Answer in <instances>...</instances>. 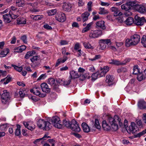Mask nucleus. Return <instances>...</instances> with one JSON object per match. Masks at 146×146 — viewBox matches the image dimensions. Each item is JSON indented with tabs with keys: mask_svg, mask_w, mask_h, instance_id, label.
<instances>
[{
	"mask_svg": "<svg viewBox=\"0 0 146 146\" xmlns=\"http://www.w3.org/2000/svg\"><path fill=\"white\" fill-rule=\"evenodd\" d=\"M140 36L138 34H134L131 36L130 39H127L125 41L126 45L129 46L137 44L140 40Z\"/></svg>",
	"mask_w": 146,
	"mask_h": 146,
	"instance_id": "obj_1",
	"label": "nucleus"
},
{
	"mask_svg": "<svg viewBox=\"0 0 146 146\" xmlns=\"http://www.w3.org/2000/svg\"><path fill=\"white\" fill-rule=\"evenodd\" d=\"M51 121L54 126L58 129H60L62 127L60 118L57 116L52 117Z\"/></svg>",
	"mask_w": 146,
	"mask_h": 146,
	"instance_id": "obj_2",
	"label": "nucleus"
},
{
	"mask_svg": "<svg viewBox=\"0 0 146 146\" xmlns=\"http://www.w3.org/2000/svg\"><path fill=\"white\" fill-rule=\"evenodd\" d=\"M2 102L4 104L9 102L10 100V97L9 93L6 90H4L3 93L1 95Z\"/></svg>",
	"mask_w": 146,
	"mask_h": 146,
	"instance_id": "obj_3",
	"label": "nucleus"
},
{
	"mask_svg": "<svg viewBox=\"0 0 146 146\" xmlns=\"http://www.w3.org/2000/svg\"><path fill=\"white\" fill-rule=\"evenodd\" d=\"M102 33V31L101 30H92L90 33L89 36L91 38H97L101 35Z\"/></svg>",
	"mask_w": 146,
	"mask_h": 146,
	"instance_id": "obj_4",
	"label": "nucleus"
},
{
	"mask_svg": "<svg viewBox=\"0 0 146 146\" xmlns=\"http://www.w3.org/2000/svg\"><path fill=\"white\" fill-rule=\"evenodd\" d=\"M135 5V3L134 2H130L128 3L123 4L121 5V8L127 11L131 9V7Z\"/></svg>",
	"mask_w": 146,
	"mask_h": 146,
	"instance_id": "obj_5",
	"label": "nucleus"
},
{
	"mask_svg": "<svg viewBox=\"0 0 146 146\" xmlns=\"http://www.w3.org/2000/svg\"><path fill=\"white\" fill-rule=\"evenodd\" d=\"M71 126L70 129L76 132H79L81 130L78 124L77 123L76 121L74 119L72 121Z\"/></svg>",
	"mask_w": 146,
	"mask_h": 146,
	"instance_id": "obj_6",
	"label": "nucleus"
},
{
	"mask_svg": "<svg viewBox=\"0 0 146 146\" xmlns=\"http://www.w3.org/2000/svg\"><path fill=\"white\" fill-rule=\"evenodd\" d=\"M135 23L137 25L142 26L145 22V19L144 17H140L136 15L135 17Z\"/></svg>",
	"mask_w": 146,
	"mask_h": 146,
	"instance_id": "obj_7",
	"label": "nucleus"
},
{
	"mask_svg": "<svg viewBox=\"0 0 146 146\" xmlns=\"http://www.w3.org/2000/svg\"><path fill=\"white\" fill-rule=\"evenodd\" d=\"M111 42L110 39H102L99 40L100 48L101 50H104L106 47V45Z\"/></svg>",
	"mask_w": 146,
	"mask_h": 146,
	"instance_id": "obj_8",
	"label": "nucleus"
},
{
	"mask_svg": "<svg viewBox=\"0 0 146 146\" xmlns=\"http://www.w3.org/2000/svg\"><path fill=\"white\" fill-rule=\"evenodd\" d=\"M55 18L57 21L61 22H64L66 19L65 14L62 13L60 12L57 13L55 16Z\"/></svg>",
	"mask_w": 146,
	"mask_h": 146,
	"instance_id": "obj_9",
	"label": "nucleus"
},
{
	"mask_svg": "<svg viewBox=\"0 0 146 146\" xmlns=\"http://www.w3.org/2000/svg\"><path fill=\"white\" fill-rule=\"evenodd\" d=\"M40 88L35 87L33 88L32 89L30 90V92L32 93H33L34 94L37 96H38L40 97H44L45 96L44 94H41L39 91Z\"/></svg>",
	"mask_w": 146,
	"mask_h": 146,
	"instance_id": "obj_10",
	"label": "nucleus"
},
{
	"mask_svg": "<svg viewBox=\"0 0 146 146\" xmlns=\"http://www.w3.org/2000/svg\"><path fill=\"white\" fill-rule=\"evenodd\" d=\"M118 20L121 23L124 21L125 24L127 25H131L134 22L133 18L131 17H129L127 18L125 21H124V19L123 18H122L121 19H118Z\"/></svg>",
	"mask_w": 146,
	"mask_h": 146,
	"instance_id": "obj_11",
	"label": "nucleus"
},
{
	"mask_svg": "<svg viewBox=\"0 0 146 146\" xmlns=\"http://www.w3.org/2000/svg\"><path fill=\"white\" fill-rule=\"evenodd\" d=\"M109 123L111 125V127L114 131H116L118 129V125L116 123L114 122V118L109 117L108 119Z\"/></svg>",
	"mask_w": 146,
	"mask_h": 146,
	"instance_id": "obj_12",
	"label": "nucleus"
},
{
	"mask_svg": "<svg viewBox=\"0 0 146 146\" xmlns=\"http://www.w3.org/2000/svg\"><path fill=\"white\" fill-rule=\"evenodd\" d=\"M23 124L25 127L31 131H33L35 128V125L32 122L29 121L27 122H24Z\"/></svg>",
	"mask_w": 146,
	"mask_h": 146,
	"instance_id": "obj_13",
	"label": "nucleus"
},
{
	"mask_svg": "<svg viewBox=\"0 0 146 146\" xmlns=\"http://www.w3.org/2000/svg\"><path fill=\"white\" fill-rule=\"evenodd\" d=\"M42 91L46 93H49L50 92V88L46 83H43L40 85Z\"/></svg>",
	"mask_w": 146,
	"mask_h": 146,
	"instance_id": "obj_14",
	"label": "nucleus"
},
{
	"mask_svg": "<svg viewBox=\"0 0 146 146\" xmlns=\"http://www.w3.org/2000/svg\"><path fill=\"white\" fill-rule=\"evenodd\" d=\"M129 130L133 133H135L139 130V128L136 125L135 123L132 122L131 125L129 126Z\"/></svg>",
	"mask_w": 146,
	"mask_h": 146,
	"instance_id": "obj_15",
	"label": "nucleus"
},
{
	"mask_svg": "<svg viewBox=\"0 0 146 146\" xmlns=\"http://www.w3.org/2000/svg\"><path fill=\"white\" fill-rule=\"evenodd\" d=\"M96 27L97 28L101 29L103 30H104L106 28L105 22L103 21H100L96 22Z\"/></svg>",
	"mask_w": 146,
	"mask_h": 146,
	"instance_id": "obj_16",
	"label": "nucleus"
},
{
	"mask_svg": "<svg viewBox=\"0 0 146 146\" xmlns=\"http://www.w3.org/2000/svg\"><path fill=\"white\" fill-rule=\"evenodd\" d=\"M137 105L140 109H146V102L143 100H139L138 102Z\"/></svg>",
	"mask_w": 146,
	"mask_h": 146,
	"instance_id": "obj_17",
	"label": "nucleus"
},
{
	"mask_svg": "<svg viewBox=\"0 0 146 146\" xmlns=\"http://www.w3.org/2000/svg\"><path fill=\"white\" fill-rule=\"evenodd\" d=\"M71 81V79H70L69 78L68 80H65L63 79L61 80L59 79L57 80V82L61 84H62L64 86H66L69 85L70 84Z\"/></svg>",
	"mask_w": 146,
	"mask_h": 146,
	"instance_id": "obj_18",
	"label": "nucleus"
},
{
	"mask_svg": "<svg viewBox=\"0 0 146 146\" xmlns=\"http://www.w3.org/2000/svg\"><path fill=\"white\" fill-rule=\"evenodd\" d=\"M111 10L112 12H114L113 15L114 16H121L122 15V13L115 7H112Z\"/></svg>",
	"mask_w": 146,
	"mask_h": 146,
	"instance_id": "obj_19",
	"label": "nucleus"
},
{
	"mask_svg": "<svg viewBox=\"0 0 146 146\" xmlns=\"http://www.w3.org/2000/svg\"><path fill=\"white\" fill-rule=\"evenodd\" d=\"M135 9L136 10L141 13H143L146 12V9L145 7L142 5H135Z\"/></svg>",
	"mask_w": 146,
	"mask_h": 146,
	"instance_id": "obj_20",
	"label": "nucleus"
},
{
	"mask_svg": "<svg viewBox=\"0 0 146 146\" xmlns=\"http://www.w3.org/2000/svg\"><path fill=\"white\" fill-rule=\"evenodd\" d=\"M69 73L70 75L69 78L71 80L78 78L79 76L78 73L74 70L70 71Z\"/></svg>",
	"mask_w": 146,
	"mask_h": 146,
	"instance_id": "obj_21",
	"label": "nucleus"
},
{
	"mask_svg": "<svg viewBox=\"0 0 146 146\" xmlns=\"http://www.w3.org/2000/svg\"><path fill=\"white\" fill-rule=\"evenodd\" d=\"M63 9L66 11H70L72 8V5L69 3H64L62 7Z\"/></svg>",
	"mask_w": 146,
	"mask_h": 146,
	"instance_id": "obj_22",
	"label": "nucleus"
},
{
	"mask_svg": "<svg viewBox=\"0 0 146 146\" xmlns=\"http://www.w3.org/2000/svg\"><path fill=\"white\" fill-rule=\"evenodd\" d=\"M93 24V22H91L87 24L86 27L82 29V33H85L90 30L92 28Z\"/></svg>",
	"mask_w": 146,
	"mask_h": 146,
	"instance_id": "obj_23",
	"label": "nucleus"
},
{
	"mask_svg": "<svg viewBox=\"0 0 146 146\" xmlns=\"http://www.w3.org/2000/svg\"><path fill=\"white\" fill-rule=\"evenodd\" d=\"M114 78L112 76L110 75H107L106 76V82L108 83L109 86H110L113 84V81Z\"/></svg>",
	"mask_w": 146,
	"mask_h": 146,
	"instance_id": "obj_24",
	"label": "nucleus"
},
{
	"mask_svg": "<svg viewBox=\"0 0 146 146\" xmlns=\"http://www.w3.org/2000/svg\"><path fill=\"white\" fill-rule=\"evenodd\" d=\"M51 127V124L49 122L45 121L42 129L43 130L48 131L49 130Z\"/></svg>",
	"mask_w": 146,
	"mask_h": 146,
	"instance_id": "obj_25",
	"label": "nucleus"
},
{
	"mask_svg": "<svg viewBox=\"0 0 146 146\" xmlns=\"http://www.w3.org/2000/svg\"><path fill=\"white\" fill-rule=\"evenodd\" d=\"M82 126L83 131L86 133H88L90 130V127L88 125L85 123H83L82 124Z\"/></svg>",
	"mask_w": 146,
	"mask_h": 146,
	"instance_id": "obj_26",
	"label": "nucleus"
},
{
	"mask_svg": "<svg viewBox=\"0 0 146 146\" xmlns=\"http://www.w3.org/2000/svg\"><path fill=\"white\" fill-rule=\"evenodd\" d=\"M90 15V13L88 12H86L81 15V17L83 22L87 21L88 19V17Z\"/></svg>",
	"mask_w": 146,
	"mask_h": 146,
	"instance_id": "obj_27",
	"label": "nucleus"
},
{
	"mask_svg": "<svg viewBox=\"0 0 146 146\" xmlns=\"http://www.w3.org/2000/svg\"><path fill=\"white\" fill-rule=\"evenodd\" d=\"M36 53L35 51L34 50L28 52L25 54V58L26 59H28L31 56H33L35 55Z\"/></svg>",
	"mask_w": 146,
	"mask_h": 146,
	"instance_id": "obj_28",
	"label": "nucleus"
},
{
	"mask_svg": "<svg viewBox=\"0 0 146 146\" xmlns=\"http://www.w3.org/2000/svg\"><path fill=\"white\" fill-rule=\"evenodd\" d=\"M67 59V56H64L63 58H60L58 59L56 64L55 66H57L60 65L61 63L64 62Z\"/></svg>",
	"mask_w": 146,
	"mask_h": 146,
	"instance_id": "obj_29",
	"label": "nucleus"
},
{
	"mask_svg": "<svg viewBox=\"0 0 146 146\" xmlns=\"http://www.w3.org/2000/svg\"><path fill=\"white\" fill-rule=\"evenodd\" d=\"M102 126L104 129L105 130H108L111 129L110 126L107 123L106 121H103L102 122Z\"/></svg>",
	"mask_w": 146,
	"mask_h": 146,
	"instance_id": "obj_30",
	"label": "nucleus"
},
{
	"mask_svg": "<svg viewBox=\"0 0 146 146\" xmlns=\"http://www.w3.org/2000/svg\"><path fill=\"white\" fill-rule=\"evenodd\" d=\"M11 79V78L10 77V75H8L5 78L2 79L0 82H4L3 84H6L10 81Z\"/></svg>",
	"mask_w": 146,
	"mask_h": 146,
	"instance_id": "obj_31",
	"label": "nucleus"
},
{
	"mask_svg": "<svg viewBox=\"0 0 146 146\" xmlns=\"http://www.w3.org/2000/svg\"><path fill=\"white\" fill-rule=\"evenodd\" d=\"M11 18L10 14H6L3 15L4 21L5 22L9 23L11 21L10 18Z\"/></svg>",
	"mask_w": 146,
	"mask_h": 146,
	"instance_id": "obj_32",
	"label": "nucleus"
},
{
	"mask_svg": "<svg viewBox=\"0 0 146 146\" xmlns=\"http://www.w3.org/2000/svg\"><path fill=\"white\" fill-rule=\"evenodd\" d=\"M50 137L49 136L46 134H45L42 137L37 139L35 140L34 142V143L36 144L37 143L40 142V141H42L46 140L47 139Z\"/></svg>",
	"mask_w": 146,
	"mask_h": 146,
	"instance_id": "obj_33",
	"label": "nucleus"
},
{
	"mask_svg": "<svg viewBox=\"0 0 146 146\" xmlns=\"http://www.w3.org/2000/svg\"><path fill=\"white\" fill-rule=\"evenodd\" d=\"M17 23L18 24H25L26 23V19L23 17H19L17 19Z\"/></svg>",
	"mask_w": 146,
	"mask_h": 146,
	"instance_id": "obj_34",
	"label": "nucleus"
},
{
	"mask_svg": "<svg viewBox=\"0 0 146 146\" xmlns=\"http://www.w3.org/2000/svg\"><path fill=\"white\" fill-rule=\"evenodd\" d=\"M45 121L43 119H40L37 122V126L39 128H42L45 123Z\"/></svg>",
	"mask_w": 146,
	"mask_h": 146,
	"instance_id": "obj_35",
	"label": "nucleus"
},
{
	"mask_svg": "<svg viewBox=\"0 0 146 146\" xmlns=\"http://www.w3.org/2000/svg\"><path fill=\"white\" fill-rule=\"evenodd\" d=\"M9 51V49L6 48L4 49L1 51L0 54V57H5L8 53Z\"/></svg>",
	"mask_w": 146,
	"mask_h": 146,
	"instance_id": "obj_36",
	"label": "nucleus"
},
{
	"mask_svg": "<svg viewBox=\"0 0 146 146\" xmlns=\"http://www.w3.org/2000/svg\"><path fill=\"white\" fill-rule=\"evenodd\" d=\"M40 59V56L37 55L33 56V57L30 58V60L34 64L36 62V61L39 60Z\"/></svg>",
	"mask_w": 146,
	"mask_h": 146,
	"instance_id": "obj_37",
	"label": "nucleus"
},
{
	"mask_svg": "<svg viewBox=\"0 0 146 146\" xmlns=\"http://www.w3.org/2000/svg\"><path fill=\"white\" fill-rule=\"evenodd\" d=\"M109 63L110 64H113L117 65H121L122 64L121 62L120 61L116 60H111L109 62Z\"/></svg>",
	"mask_w": 146,
	"mask_h": 146,
	"instance_id": "obj_38",
	"label": "nucleus"
},
{
	"mask_svg": "<svg viewBox=\"0 0 146 146\" xmlns=\"http://www.w3.org/2000/svg\"><path fill=\"white\" fill-rule=\"evenodd\" d=\"M114 122L116 123L117 124V123H119L120 126L122 124V123L120 122L121 119L119 118V116L117 115H115L114 117Z\"/></svg>",
	"mask_w": 146,
	"mask_h": 146,
	"instance_id": "obj_39",
	"label": "nucleus"
},
{
	"mask_svg": "<svg viewBox=\"0 0 146 146\" xmlns=\"http://www.w3.org/2000/svg\"><path fill=\"white\" fill-rule=\"evenodd\" d=\"M133 70V74L135 75L138 74L140 73L139 70L138 68V66L137 65L134 66Z\"/></svg>",
	"mask_w": 146,
	"mask_h": 146,
	"instance_id": "obj_40",
	"label": "nucleus"
},
{
	"mask_svg": "<svg viewBox=\"0 0 146 146\" xmlns=\"http://www.w3.org/2000/svg\"><path fill=\"white\" fill-rule=\"evenodd\" d=\"M83 44L85 48L86 49H93L94 48V47L88 42H83Z\"/></svg>",
	"mask_w": 146,
	"mask_h": 146,
	"instance_id": "obj_41",
	"label": "nucleus"
},
{
	"mask_svg": "<svg viewBox=\"0 0 146 146\" xmlns=\"http://www.w3.org/2000/svg\"><path fill=\"white\" fill-rule=\"evenodd\" d=\"M63 125L66 127L70 129L71 124H70V122L68 121L64 120L63 121Z\"/></svg>",
	"mask_w": 146,
	"mask_h": 146,
	"instance_id": "obj_42",
	"label": "nucleus"
},
{
	"mask_svg": "<svg viewBox=\"0 0 146 146\" xmlns=\"http://www.w3.org/2000/svg\"><path fill=\"white\" fill-rule=\"evenodd\" d=\"M102 56L100 54L96 55L93 58H89V60L91 61H94L100 59L101 58Z\"/></svg>",
	"mask_w": 146,
	"mask_h": 146,
	"instance_id": "obj_43",
	"label": "nucleus"
},
{
	"mask_svg": "<svg viewBox=\"0 0 146 146\" xmlns=\"http://www.w3.org/2000/svg\"><path fill=\"white\" fill-rule=\"evenodd\" d=\"M127 70L126 68L122 67L117 70L118 73H125L127 72Z\"/></svg>",
	"mask_w": 146,
	"mask_h": 146,
	"instance_id": "obj_44",
	"label": "nucleus"
},
{
	"mask_svg": "<svg viewBox=\"0 0 146 146\" xmlns=\"http://www.w3.org/2000/svg\"><path fill=\"white\" fill-rule=\"evenodd\" d=\"M17 128L16 129L15 134L17 136H19L21 134V126L19 125H17Z\"/></svg>",
	"mask_w": 146,
	"mask_h": 146,
	"instance_id": "obj_45",
	"label": "nucleus"
},
{
	"mask_svg": "<svg viewBox=\"0 0 146 146\" xmlns=\"http://www.w3.org/2000/svg\"><path fill=\"white\" fill-rule=\"evenodd\" d=\"M32 16L33 19L35 20H40L43 17V15H33Z\"/></svg>",
	"mask_w": 146,
	"mask_h": 146,
	"instance_id": "obj_46",
	"label": "nucleus"
},
{
	"mask_svg": "<svg viewBox=\"0 0 146 146\" xmlns=\"http://www.w3.org/2000/svg\"><path fill=\"white\" fill-rule=\"evenodd\" d=\"M99 10V13L101 15L104 14L108 13V11L105 10L104 8H100Z\"/></svg>",
	"mask_w": 146,
	"mask_h": 146,
	"instance_id": "obj_47",
	"label": "nucleus"
},
{
	"mask_svg": "<svg viewBox=\"0 0 146 146\" xmlns=\"http://www.w3.org/2000/svg\"><path fill=\"white\" fill-rule=\"evenodd\" d=\"M98 74V77L99 78L102 77L104 76L105 74H106L105 72L104 71L102 70H100L98 71L97 72Z\"/></svg>",
	"mask_w": 146,
	"mask_h": 146,
	"instance_id": "obj_48",
	"label": "nucleus"
},
{
	"mask_svg": "<svg viewBox=\"0 0 146 146\" xmlns=\"http://www.w3.org/2000/svg\"><path fill=\"white\" fill-rule=\"evenodd\" d=\"M141 43L144 47H146V36H143L141 39Z\"/></svg>",
	"mask_w": 146,
	"mask_h": 146,
	"instance_id": "obj_49",
	"label": "nucleus"
},
{
	"mask_svg": "<svg viewBox=\"0 0 146 146\" xmlns=\"http://www.w3.org/2000/svg\"><path fill=\"white\" fill-rule=\"evenodd\" d=\"M43 32H39L36 36V39L38 40H41L42 39L43 36L41 34H43Z\"/></svg>",
	"mask_w": 146,
	"mask_h": 146,
	"instance_id": "obj_50",
	"label": "nucleus"
},
{
	"mask_svg": "<svg viewBox=\"0 0 146 146\" xmlns=\"http://www.w3.org/2000/svg\"><path fill=\"white\" fill-rule=\"evenodd\" d=\"M56 12L57 10L55 9L49 10L48 12V13L49 15L52 16L55 15Z\"/></svg>",
	"mask_w": 146,
	"mask_h": 146,
	"instance_id": "obj_51",
	"label": "nucleus"
},
{
	"mask_svg": "<svg viewBox=\"0 0 146 146\" xmlns=\"http://www.w3.org/2000/svg\"><path fill=\"white\" fill-rule=\"evenodd\" d=\"M96 128L98 129H100L101 128V126L100 125L99 121L98 119H96L95 120V124L94 125Z\"/></svg>",
	"mask_w": 146,
	"mask_h": 146,
	"instance_id": "obj_52",
	"label": "nucleus"
},
{
	"mask_svg": "<svg viewBox=\"0 0 146 146\" xmlns=\"http://www.w3.org/2000/svg\"><path fill=\"white\" fill-rule=\"evenodd\" d=\"M48 83L50 85L52 86L54 84L55 80L53 78H49L48 80Z\"/></svg>",
	"mask_w": 146,
	"mask_h": 146,
	"instance_id": "obj_53",
	"label": "nucleus"
},
{
	"mask_svg": "<svg viewBox=\"0 0 146 146\" xmlns=\"http://www.w3.org/2000/svg\"><path fill=\"white\" fill-rule=\"evenodd\" d=\"M9 13L10 14L11 18L12 19H15L18 16L15 14V12L9 11Z\"/></svg>",
	"mask_w": 146,
	"mask_h": 146,
	"instance_id": "obj_54",
	"label": "nucleus"
},
{
	"mask_svg": "<svg viewBox=\"0 0 146 146\" xmlns=\"http://www.w3.org/2000/svg\"><path fill=\"white\" fill-rule=\"evenodd\" d=\"M12 66L14 68L15 70L18 72H21L22 70V68L21 67H18L17 66L13 64H12Z\"/></svg>",
	"mask_w": 146,
	"mask_h": 146,
	"instance_id": "obj_55",
	"label": "nucleus"
},
{
	"mask_svg": "<svg viewBox=\"0 0 146 146\" xmlns=\"http://www.w3.org/2000/svg\"><path fill=\"white\" fill-rule=\"evenodd\" d=\"M16 3L17 5L19 7H23L24 6V1L23 0L17 2Z\"/></svg>",
	"mask_w": 146,
	"mask_h": 146,
	"instance_id": "obj_56",
	"label": "nucleus"
},
{
	"mask_svg": "<svg viewBox=\"0 0 146 146\" xmlns=\"http://www.w3.org/2000/svg\"><path fill=\"white\" fill-rule=\"evenodd\" d=\"M98 74L97 72L93 74L92 76V80L94 81L98 78H99L98 77Z\"/></svg>",
	"mask_w": 146,
	"mask_h": 146,
	"instance_id": "obj_57",
	"label": "nucleus"
},
{
	"mask_svg": "<svg viewBox=\"0 0 146 146\" xmlns=\"http://www.w3.org/2000/svg\"><path fill=\"white\" fill-rule=\"evenodd\" d=\"M21 39L24 43H27V37L26 35H23L21 37Z\"/></svg>",
	"mask_w": 146,
	"mask_h": 146,
	"instance_id": "obj_58",
	"label": "nucleus"
},
{
	"mask_svg": "<svg viewBox=\"0 0 146 146\" xmlns=\"http://www.w3.org/2000/svg\"><path fill=\"white\" fill-rule=\"evenodd\" d=\"M88 74H81L80 75V80L82 81H83L85 78H86L87 77Z\"/></svg>",
	"mask_w": 146,
	"mask_h": 146,
	"instance_id": "obj_59",
	"label": "nucleus"
},
{
	"mask_svg": "<svg viewBox=\"0 0 146 146\" xmlns=\"http://www.w3.org/2000/svg\"><path fill=\"white\" fill-rule=\"evenodd\" d=\"M92 4V2L91 1H89L87 4V7L89 11H90L92 10L91 7Z\"/></svg>",
	"mask_w": 146,
	"mask_h": 146,
	"instance_id": "obj_60",
	"label": "nucleus"
},
{
	"mask_svg": "<svg viewBox=\"0 0 146 146\" xmlns=\"http://www.w3.org/2000/svg\"><path fill=\"white\" fill-rule=\"evenodd\" d=\"M137 75V78L138 80L139 81H141L143 79V76L142 74L139 73Z\"/></svg>",
	"mask_w": 146,
	"mask_h": 146,
	"instance_id": "obj_61",
	"label": "nucleus"
},
{
	"mask_svg": "<svg viewBox=\"0 0 146 146\" xmlns=\"http://www.w3.org/2000/svg\"><path fill=\"white\" fill-rule=\"evenodd\" d=\"M48 141L50 143V145L52 146H54V144L55 143V141L52 139H48Z\"/></svg>",
	"mask_w": 146,
	"mask_h": 146,
	"instance_id": "obj_62",
	"label": "nucleus"
},
{
	"mask_svg": "<svg viewBox=\"0 0 146 146\" xmlns=\"http://www.w3.org/2000/svg\"><path fill=\"white\" fill-rule=\"evenodd\" d=\"M80 48V45L79 43H77L75 44L74 49L75 50H79V48Z\"/></svg>",
	"mask_w": 146,
	"mask_h": 146,
	"instance_id": "obj_63",
	"label": "nucleus"
},
{
	"mask_svg": "<svg viewBox=\"0 0 146 146\" xmlns=\"http://www.w3.org/2000/svg\"><path fill=\"white\" fill-rule=\"evenodd\" d=\"M43 27L44 28L49 30H50L52 29V28L50 26L47 24H46L44 25Z\"/></svg>",
	"mask_w": 146,
	"mask_h": 146,
	"instance_id": "obj_64",
	"label": "nucleus"
}]
</instances>
